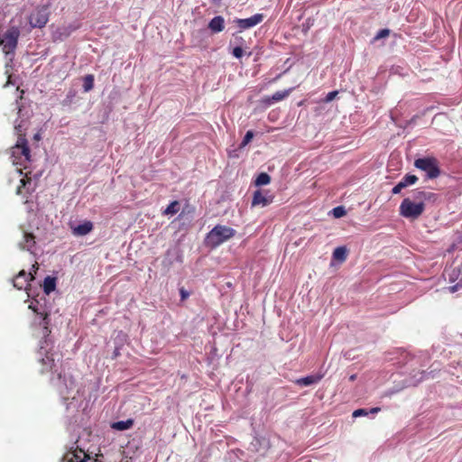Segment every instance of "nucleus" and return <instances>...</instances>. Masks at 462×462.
<instances>
[{
  "label": "nucleus",
  "instance_id": "a19ab883",
  "mask_svg": "<svg viewBox=\"0 0 462 462\" xmlns=\"http://www.w3.org/2000/svg\"><path fill=\"white\" fill-rule=\"evenodd\" d=\"M37 270H38V266L36 264H33L32 271H33L35 273Z\"/></svg>",
  "mask_w": 462,
  "mask_h": 462
},
{
  "label": "nucleus",
  "instance_id": "72a5a7b5",
  "mask_svg": "<svg viewBox=\"0 0 462 462\" xmlns=\"http://www.w3.org/2000/svg\"><path fill=\"white\" fill-rule=\"evenodd\" d=\"M389 34H390L389 29H381L380 31H378V32L374 36V40L376 41V40L387 37Z\"/></svg>",
  "mask_w": 462,
  "mask_h": 462
},
{
  "label": "nucleus",
  "instance_id": "7c9ffc66",
  "mask_svg": "<svg viewBox=\"0 0 462 462\" xmlns=\"http://www.w3.org/2000/svg\"><path fill=\"white\" fill-rule=\"evenodd\" d=\"M439 199V195L431 191L425 190V198H423V203L426 201L435 203Z\"/></svg>",
  "mask_w": 462,
  "mask_h": 462
},
{
  "label": "nucleus",
  "instance_id": "423d86ee",
  "mask_svg": "<svg viewBox=\"0 0 462 462\" xmlns=\"http://www.w3.org/2000/svg\"><path fill=\"white\" fill-rule=\"evenodd\" d=\"M424 210V203H416L411 198L403 199L399 208L400 215L408 219H417Z\"/></svg>",
  "mask_w": 462,
  "mask_h": 462
},
{
  "label": "nucleus",
  "instance_id": "b1692460",
  "mask_svg": "<svg viewBox=\"0 0 462 462\" xmlns=\"http://www.w3.org/2000/svg\"><path fill=\"white\" fill-rule=\"evenodd\" d=\"M56 288V279L54 277L47 276L43 281V291L49 295Z\"/></svg>",
  "mask_w": 462,
  "mask_h": 462
},
{
  "label": "nucleus",
  "instance_id": "6e6552de",
  "mask_svg": "<svg viewBox=\"0 0 462 462\" xmlns=\"http://www.w3.org/2000/svg\"><path fill=\"white\" fill-rule=\"evenodd\" d=\"M50 18L49 7L46 5L37 7L29 16V23L32 28H43Z\"/></svg>",
  "mask_w": 462,
  "mask_h": 462
},
{
  "label": "nucleus",
  "instance_id": "58836bf2",
  "mask_svg": "<svg viewBox=\"0 0 462 462\" xmlns=\"http://www.w3.org/2000/svg\"><path fill=\"white\" fill-rule=\"evenodd\" d=\"M356 379V374H352V375L349 376V380L351 382H354Z\"/></svg>",
  "mask_w": 462,
  "mask_h": 462
},
{
  "label": "nucleus",
  "instance_id": "39448f33",
  "mask_svg": "<svg viewBox=\"0 0 462 462\" xmlns=\"http://www.w3.org/2000/svg\"><path fill=\"white\" fill-rule=\"evenodd\" d=\"M414 166L424 171L426 179L434 180L440 175L439 162L434 157H422L414 161Z\"/></svg>",
  "mask_w": 462,
  "mask_h": 462
},
{
  "label": "nucleus",
  "instance_id": "4c0bfd02",
  "mask_svg": "<svg viewBox=\"0 0 462 462\" xmlns=\"http://www.w3.org/2000/svg\"><path fill=\"white\" fill-rule=\"evenodd\" d=\"M75 97V92L73 90H70L68 92L67 96H66V102H70L73 97Z\"/></svg>",
  "mask_w": 462,
  "mask_h": 462
},
{
  "label": "nucleus",
  "instance_id": "1a4fd4ad",
  "mask_svg": "<svg viewBox=\"0 0 462 462\" xmlns=\"http://www.w3.org/2000/svg\"><path fill=\"white\" fill-rule=\"evenodd\" d=\"M79 26V23L74 22L67 25L58 27L51 33L52 40L54 42H62L69 38L72 32L77 31Z\"/></svg>",
  "mask_w": 462,
  "mask_h": 462
},
{
  "label": "nucleus",
  "instance_id": "9b49d317",
  "mask_svg": "<svg viewBox=\"0 0 462 462\" xmlns=\"http://www.w3.org/2000/svg\"><path fill=\"white\" fill-rule=\"evenodd\" d=\"M33 279H34V277H33L32 271L29 273H26L24 270H22L15 276V278L13 279V284H14V287H15L18 290H24V291H28L29 286H30V281H32ZM27 294L30 297V293L27 292Z\"/></svg>",
  "mask_w": 462,
  "mask_h": 462
},
{
  "label": "nucleus",
  "instance_id": "c85d7f7f",
  "mask_svg": "<svg viewBox=\"0 0 462 462\" xmlns=\"http://www.w3.org/2000/svg\"><path fill=\"white\" fill-rule=\"evenodd\" d=\"M179 209H180L179 202L172 201L168 205V207L166 208V209L164 210L163 213L165 215H175L176 213H178Z\"/></svg>",
  "mask_w": 462,
  "mask_h": 462
},
{
  "label": "nucleus",
  "instance_id": "2f4dec72",
  "mask_svg": "<svg viewBox=\"0 0 462 462\" xmlns=\"http://www.w3.org/2000/svg\"><path fill=\"white\" fill-rule=\"evenodd\" d=\"M254 135V134L252 130L247 131L240 143V148L246 146L252 141Z\"/></svg>",
  "mask_w": 462,
  "mask_h": 462
},
{
  "label": "nucleus",
  "instance_id": "e433bc0d",
  "mask_svg": "<svg viewBox=\"0 0 462 462\" xmlns=\"http://www.w3.org/2000/svg\"><path fill=\"white\" fill-rule=\"evenodd\" d=\"M180 300L183 301L189 297V292L187 290H185L183 287H181L180 289Z\"/></svg>",
  "mask_w": 462,
  "mask_h": 462
},
{
  "label": "nucleus",
  "instance_id": "f3484780",
  "mask_svg": "<svg viewBox=\"0 0 462 462\" xmlns=\"http://www.w3.org/2000/svg\"><path fill=\"white\" fill-rule=\"evenodd\" d=\"M323 378L321 374H309L295 380V383L299 386H310L318 383Z\"/></svg>",
  "mask_w": 462,
  "mask_h": 462
},
{
  "label": "nucleus",
  "instance_id": "0eeeda50",
  "mask_svg": "<svg viewBox=\"0 0 462 462\" xmlns=\"http://www.w3.org/2000/svg\"><path fill=\"white\" fill-rule=\"evenodd\" d=\"M29 309L39 317V324L42 325L44 335L48 334L50 332L48 328L50 311L47 310L45 304V297L42 296L41 299H32L30 302Z\"/></svg>",
  "mask_w": 462,
  "mask_h": 462
},
{
  "label": "nucleus",
  "instance_id": "7ed1b4c3",
  "mask_svg": "<svg viewBox=\"0 0 462 462\" xmlns=\"http://www.w3.org/2000/svg\"><path fill=\"white\" fill-rule=\"evenodd\" d=\"M236 233V231L233 227L217 225L207 234L205 238L206 245L211 248H217L235 236Z\"/></svg>",
  "mask_w": 462,
  "mask_h": 462
},
{
  "label": "nucleus",
  "instance_id": "4468645a",
  "mask_svg": "<svg viewBox=\"0 0 462 462\" xmlns=\"http://www.w3.org/2000/svg\"><path fill=\"white\" fill-rule=\"evenodd\" d=\"M448 281L450 283H455L448 288L450 292H456L462 288V267H454L448 273Z\"/></svg>",
  "mask_w": 462,
  "mask_h": 462
},
{
  "label": "nucleus",
  "instance_id": "aec40b11",
  "mask_svg": "<svg viewBox=\"0 0 462 462\" xmlns=\"http://www.w3.org/2000/svg\"><path fill=\"white\" fill-rule=\"evenodd\" d=\"M93 229V223L89 220H85L83 223L72 228V233L75 236H82L90 233Z\"/></svg>",
  "mask_w": 462,
  "mask_h": 462
},
{
  "label": "nucleus",
  "instance_id": "c756f323",
  "mask_svg": "<svg viewBox=\"0 0 462 462\" xmlns=\"http://www.w3.org/2000/svg\"><path fill=\"white\" fill-rule=\"evenodd\" d=\"M21 185L18 186L16 193L18 195L22 194V189H26L27 191L31 189L32 181L30 180L21 179L20 180Z\"/></svg>",
  "mask_w": 462,
  "mask_h": 462
},
{
  "label": "nucleus",
  "instance_id": "20e7f679",
  "mask_svg": "<svg viewBox=\"0 0 462 462\" xmlns=\"http://www.w3.org/2000/svg\"><path fill=\"white\" fill-rule=\"evenodd\" d=\"M19 36L20 30L16 26H11L4 33H0V46L5 55L10 56V60L14 58Z\"/></svg>",
  "mask_w": 462,
  "mask_h": 462
},
{
  "label": "nucleus",
  "instance_id": "bb28decb",
  "mask_svg": "<svg viewBox=\"0 0 462 462\" xmlns=\"http://www.w3.org/2000/svg\"><path fill=\"white\" fill-rule=\"evenodd\" d=\"M271 181V177L266 172H261L257 178L255 179L254 184L255 186H263L269 184Z\"/></svg>",
  "mask_w": 462,
  "mask_h": 462
},
{
  "label": "nucleus",
  "instance_id": "f8f14e48",
  "mask_svg": "<svg viewBox=\"0 0 462 462\" xmlns=\"http://www.w3.org/2000/svg\"><path fill=\"white\" fill-rule=\"evenodd\" d=\"M293 90V88H290L284 90H279L273 93L272 96H265L262 98L261 103L264 106H271L272 105L278 103L286 98L290 93Z\"/></svg>",
  "mask_w": 462,
  "mask_h": 462
},
{
  "label": "nucleus",
  "instance_id": "2eb2a0df",
  "mask_svg": "<svg viewBox=\"0 0 462 462\" xmlns=\"http://www.w3.org/2000/svg\"><path fill=\"white\" fill-rule=\"evenodd\" d=\"M418 181V177L413 174H406L393 189L392 194H399L402 189L414 185Z\"/></svg>",
  "mask_w": 462,
  "mask_h": 462
},
{
  "label": "nucleus",
  "instance_id": "ddd939ff",
  "mask_svg": "<svg viewBox=\"0 0 462 462\" xmlns=\"http://www.w3.org/2000/svg\"><path fill=\"white\" fill-rule=\"evenodd\" d=\"M273 196L271 195L268 191L263 192L261 189H256L254 192L253 199H252V207L262 206L266 207L273 203Z\"/></svg>",
  "mask_w": 462,
  "mask_h": 462
},
{
  "label": "nucleus",
  "instance_id": "f257e3e1",
  "mask_svg": "<svg viewBox=\"0 0 462 462\" xmlns=\"http://www.w3.org/2000/svg\"><path fill=\"white\" fill-rule=\"evenodd\" d=\"M47 346V339L41 342L39 355L43 365L42 372H51V384L60 396L67 411L73 414L78 411L83 402L84 389L76 382L69 369H66L63 365L58 368L56 357L59 355L48 351Z\"/></svg>",
  "mask_w": 462,
  "mask_h": 462
},
{
  "label": "nucleus",
  "instance_id": "cd10ccee",
  "mask_svg": "<svg viewBox=\"0 0 462 462\" xmlns=\"http://www.w3.org/2000/svg\"><path fill=\"white\" fill-rule=\"evenodd\" d=\"M412 201L416 203H423V198H425V190L416 189L411 191Z\"/></svg>",
  "mask_w": 462,
  "mask_h": 462
},
{
  "label": "nucleus",
  "instance_id": "412c9836",
  "mask_svg": "<svg viewBox=\"0 0 462 462\" xmlns=\"http://www.w3.org/2000/svg\"><path fill=\"white\" fill-rule=\"evenodd\" d=\"M182 261V254L178 248L169 249L167 251L164 262H167L169 265H171L174 263H181Z\"/></svg>",
  "mask_w": 462,
  "mask_h": 462
},
{
  "label": "nucleus",
  "instance_id": "5701e85b",
  "mask_svg": "<svg viewBox=\"0 0 462 462\" xmlns=\"http://www.w3.org/2000/svg\"><path fill=\"white\" fill-rule=\"evenodd\" d=\"M380 411H381L380 407H374V408H369V409L362 408V409L355 410L352 413V416L354 418H357V417H361V416L374 415L377 412H379Z\"/></svg>",
  "mask_w": 462,
  "mask_h": 462
},
{
  "label": "nucleus",
  "instance_id": "f704fd0d",
  "mask_svg": "<svg viewBox=\"0 0 462 462\" xmlns=\"http://www.w3.org/2000/svg\"><path fill=\"white\" fill-rule=\"evenodd\" d=\"M243 53H244V51H243L242 47H240V46H236V47H235V48L233 49V51H232V54H233V56H234L235 58H236V59H240V58H242Z\"/></svg>",
  "mask_w": 462,
  "mask_h": 462
},
{
  "label": "nucleus",
  "instance_id": "393cba45",
  "mask_svg": "<svg viewBox=\"0 0 462 462\" xmlns=\"http://www.w3.org/2000/svg\"><path fill=\"white\" fill-rule=\"evenodd\" d=\"M347 257V249L346 246H338L333 252V258L339 261L344 262Z\"/></svg>",
  "mask_w": 462,
  "mask_h": 462
},
{
  "label": "nucleus",
  "instance_id": "f03ea898",
  "mask_svg": "<svg viewBox=\"0 0 462 462\" xmlns=\"http://www.w3.org/2000/svg\"><path fill=\"white\" fill-rule=\"evenodd\" d=\"M14 130L19 135L18 140L14 147H12L11 157L14 164H23L29 162L31 158V151L25 134H23V125L21 123L14 125Z\"/></svg>",
  "mask_w": 462,
  "mask_h": 462
},
{
  "label": "nucleus",
  "instance_id": "c9c22d12",
  "mask_svg": "<svg viewBox=\"0 0 462 462\" xmlns=\"http://www.w3.org/2000/svg\"><path fill=\"white\" fill-rule=\"evenodd\" d=\"M337 94H338L337 90H334V91L328 92L327 94V96L325 97L324 101L326 103L331 102L337 96Z\"/></svg>",
  "mask_w": 462,
  "mask_h": 462
},
{
  "label": "nucleus",
  "instance_id": "ea45409f",
  "mask_svg": "<svg viewBox=\"0 0 462 462\" xmlns=\"http://www.w3.org/2000/svg\"><path fill=\"white\" fill-rule=\"evenodd\" d=\"M212 4L214 5H219L221 0H210Z\"/></svg>",
  "mask_w": 462,
  "mask_h": 462
},
{
  "label": "nucleus",
  "instance_id": "4be33fe9",
  "mask_svg": "<svg viewBox=\"0 0 462 462\" xmlns=\"http://www.w3.org/2000/svg\"><path fill=\"white\" fill-rule=\"evenodd\" d=\"M134 423V420L133 419H127L125 420H118L116 422H113L111 427L113 430H118V431H124L126 430H129L133 427Z\"/></svg>",
  "mask_w": 462,
  "mask_h": 462
},
{
  "label": "nucleus",
  "instance_id": "a211bd4d",
  "mask_svg": "<svg viewBox=\"0 0 462 462\" xmlns=\"http://www.w3.org/2000/svg\"><path fill=\"white\" fill-rule=\"evenodd\" d=\"M19 246L23 250H26L32 254H35V240L32 234L24 233L23 240L19 243Z\"/></svg>",
  "mask_w": 462,
  "mask_h": 462
},
{
  "label": "nucleus",
  "instance_id": "473e14b6",
  "mask_svg": "<svg viewBox=\"0 0 462 462\" xmlns=\"http://www.w3.org/2000/svg\"><path fill=\"white\" fill-rule=\"evenodd\" d=\"M346 213V208L343 206H338L332 209V214L337 218H339V217L345 216Z\"/></svg>",
  "mask_w": 462,
  "mask_h": 462
},
{
  "label": "nucleus",
  "instance_id": "a878e982",
  "mask_svg": "<svg viewBox=\"0 0 462 462\" xmlns=\"http://www.w3.org/2000/svg\"><path fill=\"white\" fill-rule=\"evenodd\" d=\"M94 76L92 74H88L83 79V91L89 92L94 88Z\"/></svg>",
  "mask_w": 462,
  "mask_h": 462
},
{
  "label": "nucleus",
  "instance_id": "dca6fc26",
  "mask_svg": "<svg viewBox=\"0 0 462 462\" xmlns=\"http://www.w3.org/2000/svg\"><path fill=\"white\" fill-rule=\"evenodd\" d=\"M64 459L67 462H87L88 459V456L85 453L83 449L78 450H69L66 455Z\"/></svg>",
  "mask_w": 462,
  "mask_h": 462
},
{
  "label": "nucleus",
  "instance_id": "9d476101",
  "mask_svg": "<svg viewBox=\"0 0 462 462\" xmlns=\"http://www.w3.org/2000/svg\"><path fill=\"white\" fill-rule=\"evenodd\" d=\"M264 18V15L263 14H255L248 18H236L234 20V23L236 24V26L239 29V32H243L245 30L250 29L254 27L255 25L259 24L263 22Z\"/></svg>",
  "mask_w": 462,
  "mask_h": 462
},
{
  "label": "nucleus",
  "instance_id": "6ab92c4d",
  "mask_svg": "<svg viewBox=\"0 0 462 462\" xmlns=\"http://www.w3.org/2000/svg\"><path fill=\"white\" fill-rule=\"evenodd\" d=\"M225 28V19L221 15L214 16L208 23V29L212 33H218Z\"/></svg>",
  "mask_w": 462,
  "mask_h": 462
},
{
  "label": "nucleus",
  "instance_id": "79ce46f5",
  "mask_svg": "<svg viewBox=\"0 0 462 462\" xmlns=\"http://www.w3.org/2000/svg\"><path fill=\"white\" fill-rule=\"evenodd\" d=\"M34 138H35V139H39V138H40V134H36L34 135Z\"/></svg>",
  "mask_w": 462,
  "mask_h": 462
}]
</instances>
